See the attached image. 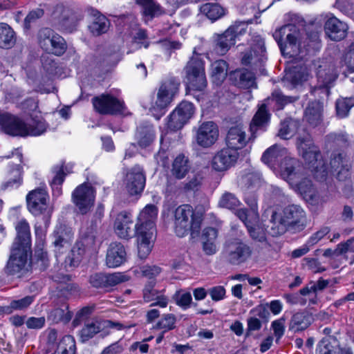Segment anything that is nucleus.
Wrapping results in <instances>:
<instances>
[{
	"label": "nucleus",
	"mask_w": 354,
	"mask_h": 354,
	"mask_svg": "<svg viewBox=\"0 0 354 354\" xmlns=\"http://www.w3.org/2000/svg\"><path fill=\"white\" fill-rule=\"evenodd\" d=\"M266 104L260 105L254 114L250 124V136L247 137L244 129L239 127H231L226 136V145L232 150L238 151L248 143L253 142L259 131H264L270 122V114L266 110Z\"/></svg>",
	"instance_id": "f257e3e1"
},
{
	"label": "nucleus",
	"mask_w": 354,
	"mask_h": 354,
	"mask_svg": "<svg viewBox=\"0 0 354 354\" xmlns=\"http://www.w3.org/2000/svg\"><path fill=\"white\" fill-rule=\"evenodd\" d=\"M297 148L304 161L306 168L319 181H324L328 176L327 166L321 151L309 133L299 135L297 138Z\"/></svg>",
	"instance_id": "f03ea898"
},
{
	"label": "nucleus",
	"mask_w": 354,
	"mask_h": 354,
	"mask_svg": "<svg viewBox=\"0 0 354 354\" xmlns=\"http://www.w3.org/2000/svg\"><path fill=\"white\" fill-rule=\"evenodd\" d=\"M174 228L176 234L183 237L190 232L192 238L199 234L203 221L201 213L195 212L189 205L178 206L174 212Z\"/></svg>",
	"instance_id": "7ed1b4c3"
},
{
	"label": "nucleus",
	"mask_w": 354,
	"mask_h": 354,
	"mask_svg": "<svg viewBox=\"0 0 354 354\" xmlns=\"http://www.w3.org/2000/svg\"><path fill=\"white\" fill-rule=\"evenodd\" d=\"M276 216L277 213L272 212L270 232L273 236L283 234L287 226L300 231L306 224L305 212L299 205H290L286 207L283 211L282 217L277 222L275 221Z\"/></svg>",
	"instance_id": "20e7f679"
},
{
	"label": "nucleus",
	"mask_w": 354,
	"mask_h": 354,
	"mask_svg": "<svg viewBox=\"0 0 354 354\" xmlns=\"http://www.w3.org/2000/svg\"><path fill=\"white\" fill-rule=\"evenodd\" d=\"M187 84L189 88L202 91L207 86V79L205 73L204 62L200 55L194 51L184 68Z\"/></svg>",
	"instance_id": "39448f33"
},
{
	"label": "nucleus",
	"mask_w": 354,
	"mask_h": 354,
	"mask_svg": "<svg viewBox=\"0 0 354 354\" xmlns=\"http://www.w3.org/2000/svg\"><path fill=\"white\" fill-rule=\"evenodd\" d=\"M222 254L229 263L239 266L251 257L252 249L239 239H230L224 243Z\"/></svg>",
	"instance_id": "423d86ee"
},
{
	"label": "nucleus",
	"mask_w": 354,
	"mask_h": 354,
	"mask_svg": "<svg viewBox=\"0 0 354 354\" xmlns=\"http://www.w3.org/2000/svg\"><path fill=\"white\" fill-rule=\"evenodd\" d=\"M299 35L297 28L292 24L283 26L273 33L282 54L290 56L297 53Z\"/></svg>",
	"instance_id": "0eeeda50"
},
{
	"label": "nucleus",
	"mask_w": 354,
	"mask_h": 354,
	"mask_svg": "<svg viewBox=\"0 0 354 354\" xmlns=\"http://www.w3.org/2000/svg\"><path fill=\"white\" fill-rule=\"evenodd\" d=\"M31 253L30 250L12 247L9 259L4 268L5 272L8 275L18 277L27 273L29 268L28 257Z\"/></svg>",
	"instance_id": "6e6552de"
},
{
	"label": "nucleus",
	"mask_w": 354,
	"mask_h": 354,
	"mask_svg": "<svg viewBox=\"0 0 354 354\" xmlns=\"http://www.w3.org/2000/svg\"><path fill=\"white\" fill-rule=\"evenodd\" d=\"M72 201L82 214H87L95 201V191L88 183H82L72 193Z\"/></svg>",
	"instance_id": "1a4fd4ad"
},
{
	"label": "nucleus",
	"mask_w": 354,
	"mask_h": 354,
	"mask_svg": "<svg viewBox=\"0 0 354 354\" xmlns=\"http://www.w3.org/2000/svg\"><path fill=\"white\" fill-rule=\"evenodd\" d=\"M0 127L4 133L12 136L26 137L38 134L37 131L28 132L27 124L21 118L9 113L0 114Z\"/></svg>",
	"instance_id": "9d476101"
},
{
	"label": "nucleus",
	"mask_w": 354,
	"mask_h": 354,
	"mask_svg": "<svg viewBox=\"0 0 354 354\" xmlns=\"http://www.w3.org/2000/svg\"><path fill=\"white\" fill-rule=\"evenodd\" d=\"M92 103L95 110L103 115L120 114L124 109V102L109 94L94 97Z\"/></svg>",
	"instance_id": "9b49d317"
},
{
	"label": "nucleus",
	"mask_w": 354,
	"mask_h": 354,
	"mask_svg": "<svg viewBox=\"0 0 354 354\" xmlns=\"http://www.w3.org/2000/svg\"><path fill=\"white\" fill-rule=\"evenodd\" d=\"M266 59L264 41L259 35H256L253 37L251 50L244 53L241 62L245 65L250 64L254 67H260Z\"/></svg>",
	"instance_id": "f8f14e48"
},
{
	"label": "nucleus",
	"mask_w": 354,
	"mask_h": 354,
	"mask_svg": "<svg viewBox=\"0 0 354 354\" xmlns=\"http://www.w3.org/2000/svg\"><path fill=\"white\" fill-rule=\"evenodd\" d=\"M82 240L77 243L71 250L74 263L80 262L86 252L92 254L96 252V236L89 234L88 229L81 230Z\"/></svg>",
	"instance_id": "ddd939ff"
},
{
	"label": "nucleus",
	"mask_w": 354,
	"mask_h": 354,
	"mask_svg": "<svg viewBox=\"0 0 354 354\" xmlns=\"http://www.w3.org/2000/svg\"><path fill=\"white\" fill-rule=\"evenodd\" d=\"M218 136V128L214 122H204L197 129L195 140L200 147L209 148L217 141Z\"/></svg>",
	"instance_id": "4468645a"
},
{
	"label": "nucleus",
	"mask_w": 354,
	"mask_h": 354,
	"mask_svg": "<svg viewBox=\"0 0 354 354\" xmlns=\"http://www.w3.org/2000/svg\"><path fill=\"white\" fill-rule=\"evenodd\" d=\"M317 88L323 89L326 95L330 93V88L334 85L337 78V73L334 64L322 62L317 68Z\"/></svg>",
	"instance_id": "2eb2a0df"
},
{
	"label": "nucleus",
	"mask_w": 354,
	"mask_h": 354,
	"mask_svg": "<svg viewBox=\"0 0 354 354\" xmlns=\"http://www.w3.org/2000/svg\"><path fill=\"white\" fill-rule=\"evenodd\" d=\"M179 86L180 81L174 77H171L164 81L157 93L156 106L160 109L166 108L178 93Z\"/></svg>",
	"instance_id": "dca6fc26"
},
{
	"label": "nucleus",
	"mask_w": 354,
	"mask_h": 354,
	"mask_svg": "<svg viewBox=\"0 0 354 354\" xmlns=\"http://www.w3.org/2000/svg\"><path fill=\"white\" fill-rule=\"evenodd\" d=\"M126 277L120 272L105 274L97 272L89 277V283L95 288L108 290L122 282L126 281Z\"/></svg>",
	"instance_id": "f3484780"
},
{
	"label": "nucleus",
	"mask_w": 354,
	"mask_h": 354,
	"mask_svg": "<svg viewBox=\"0 0 354 354\" xmlns=\"http://www.w3.org/2000/svg\"><path fill=\"white\" fill-rule=\"evenodd\" d=\"M145 182L143 169L136 165L127 174L126 189L131 196L140 194L145 188Z\"/></svg>",
	"instance_id": "a211bd4d"
},
{
	"label": "nucleus",
	"mask_w": 354,
	"mask_h": 354,
	"mask_svg": "<svg viewBox=\"0 0 354 354\" xmlns=\"http://www.w3.org/2000/svg\"><path fill=\"white\" fill-rule=\"evenodd\" d=\"M302 166L299 161L294 158L285 157L279 165L281 178L290 184H295L297 178H301Z\"/></svg>",
	"instance_id": "6ab92c4d"
},
{
	"label": "nucleus",
	"mask_w": 354,
	"mask_h": 354,
	"mask_svg": "<svg viewBox=\"0 0 354 354\" xmlns=\"http://www.w3.org/2000/svg\"><path fill=\"white\" fill-rule=\"evenodd\" d=\"M239 153L229 147L218 151L214 156L212 165L214 169L222 171L233 166L238 160Z\"/></svg>",
	"instance_id": "aec40b11"
},
{
	"label": "nucleus",
	"mask_w": 354,
	"mask_h": 354,
	"mask_svg": "<svg viewBox=\"0 0 354 354\" xmlns=\"http://www.w3.org/2000/svg\"><path fill=\"white\" fill-rule=\"evenodd\" d=\"M47 198L46 192L42 189L29 192L26 196L28 210L35 216L43 214L47 209Z\"/></svg>",
	"instance_id": "412c9836"
},
{
	"label": "nucleus",
	"mask_w": 354,
	"mask_h": 354,
	"mask_svg": "<svg viewBox=\"0 0 354 354\" xmlns=\"http://www.w3.org/2000/svg\"><path fill=\"white\" fill-rule=\"evenodd\" d=\"M127 259V251L122 243L113 242L109 245L106 255V265L109 268H117L125 263Z\"/></svg>",
	"instance_id": "4be33fe9"
},
{
	"label": "nucleus",
	"mask_w": 354,
	"mask_h": 354,
	"mask_svg": "<svg viewBox=\"0 0 354 354\" xmlns=\"http://www.w3.org/2000/svg\"><path fill=\"white\" fill-rule=\"evenodd\" d=\"M347 25L335 17H330L324 24L326 35L333 41H339L346 35Z\"/></svg>",
	"instance_id": "5701e85b"
},
{
	"label": "nucleus",
	"mask_w": 354,
	"mask_h": 354,
	"mask_svg": "<svg viewBox=\"0 0 354 354\" xmlns=\"http://www.w3.org/2000/svg\"><path fill=\"white\" fill-rule=\"evenodd\" d=\"M133 223L130 214L122 212L118 214L115 223V233L122 239H128L133 234Z\"/></svg>",
	"instance_id": "b1692460"
},
{
	"label": "nucleus",
	"mask_w": 354,
	"mask_h": 354,
	"mask_svg": "<svg viewBox=\"0 0 354 354\" xmlns=\"http://www.w3.org/2000/svg\"><path fill=\"white\" fill-rule=\"evenodd\" d=\"M15 228L17 231V237L12 247L31 250L30 230L28 222L26 220L22 219L17 223Z\"/></svg>",
	"instance_id": "393cba45"
},
{
	"label": "nucleus",
	"mask_w": 354,
	"mask_h": 354,
	"mask_svg": "<svg viewBox=\"0 0 354 354\" xmlns=\"http://www.w3.org/2000/svg\"><path fill=\"white\" fill-rule=\"evenodd\" d=\"M218 232L212 227H207L203 229L201 235L202 249L203 252L208 256L216 253L218 248L216 239Z\"/></svg>",
	"instance_id": "a878e982"
},
{
	"label": "nucleus",
	"mask_w": 354,
	"mask_h": 354,
	"mask_svg": "<svg viewBox=\"0 0 354 354\" xmlns=\"http://www.w3.org/2000/svg\"><path fill=\"white\" fill-rule=\"evenodd\" d=\"M323 105L320 102H310L304 112L305 121L313 127L319 126L323 121Z\"/></svg>",
	"instance_id": "bb28decb"
},
{
	"label": "nucleus",
	"mask_w": 354,
	"mask_h": 354,
	"mask_svg": "<svg viewBox=\"0 0 354 354\" xmlns=\"http://www.w3.org/2000/svg\"><path fill=\"white\" fill-rule=\"evenodd\" d=\"M12 158L15 159L16 162L15 163V167L10 168L8 171V179L2 185L3 189H6L8 187H13L15 185L18 187L22 182L21 167L17 163L21 162L22 154L18 150H15L12 152Z\"/></svg>",
	"instance_id": "cd10ccee"
},
{
	"label": "nucleus",
	"mask_w": 354,
	"mask_h": 354,
	"mask_svg": "<svg viewBox=\"0 0 354 354\" xmlns=\"http://www.w3.org/2000/svg\"><path fill=\"white\" fill-rule=\"evenodd\" d=\"M111 324L110 320L95 321L86 324L80 331V341L82 342H87L96 334L102 331L106 326Z\"/></svg>",
	"instance_id": "c85d7f7f"
},
{
	"label": "nucleus",
	"mask_w": 354,
	"mask_h": 354,
	"mask_svg": "<svg viewBox=\"0 0 354 354\" xmlns=\"http://www.w3.org/2000/svg\"><path fill=\"white\" fill-rule=\"evenodd\" d=\"M286 152L285 148L278 145H274L263 153L261 160L264 163L274 167L279 162L283 161L285 157H287Z\"/></svg>",
	"instance_id": "c756f323"
},
{
	"label": "nucleus",
	"mask_w": 354,
	"mask_h": 354,
	"mask_svg": "<svg viewBox=\"0 0 354 354\" xmlns=\"http://www.w3.org/2000/svg\"><path fill=\"white\" fill-rule=\"evenodd\" d=\"M190 169L188 158L183 154H179L174 160L170 172L172 177L177 180H181L187 176Z\"/></svg>",
	"instance_id": "7c9ffc66"
},
{
	"label": "nucleus",
	"mask_w": 354,
	"mask_h": 354,
	"mask_svg": "<svg viewBox=\"0 0 354 354\" xmlns=\"http://www.w3.org/2000/svg\"><path fill=\"white\" fill-rule=\"evenodd\" d=\"M233 37L231 35V29H227L223 34L215 35L214 50L218 55H225L235 44Z\"/></svg>",
	"instance_id": "2f4dec72"
},
{
	"label": "nucleus",
	"mask_w": 354,
	"mask_h": 354,
	"mask_svg": "<svg viewBox=\"0 0 354 354\" xmlns=\"http://www.w3.org/2000/svg\"><path fill=\"white\" fill-rule=\"evenodd\" d=\"M143 299L145 302L156 300V302L151 304V306H159L160 307L164 308L167 306L168 303V299L154 288L153 282L149 283L144 288Z\"/></svg>",
	"instance_id": "473e14b6"
},
{
	"label": "nucleus",
	"mask_w": 354,
	"mask_h": 354,
	"mask_svg": "<svg viewBox=\"0 0 354 354\" xmlns=\"http://www.w3.org/2000/svg\"><path fill=\"white\" fill-rule=\"evenodd\" d=\"M308 74L302 68L293 67L286 73L283 82L286 86L295 88L307 80Z\"/></svg>",
	"instance_id": "72a5a7b5"
},
{
	"label": "nucleus",
	"mask_w": 354,
	"mask_h": 354,
	"mask_svg": "<svg viewBox=\"0 0 354 354\" xmlns=\"http://www.w3.org/2000/svg\"><path fill=\"white\" fill-rule=\"evenodd\" d=\"M136 138L140 147L145 148L149 146L155 138L153 126L149 123L140 124L137 129Z\"/></svg>",
	"instance_id": "f704fd0d"
},
{
	"label": "nucleus",
	"mask_w": 354,
	"mask_h": 354,
	"mask_svg": "<svg viewBox=\"0 0 354 354\" xmlns=\"http://www.w3.org/2000/svg\"><path fill=\"white\" fill-rule=\"evenodd\" d=\"M235 84L240 88H250L256 86L254 74L246 69L235 71L231 74Z\"/></svg>",
	"instance_id": "c9c22d12"
},
{
	"label": "nucleus",
	"mask_w": 354,
	"mask_h": 354,
	"mask_svg": "<svg viewBox=\"0 0 354 354\" xmlns=\"http://www.w3.org/2000/svg\"><path fill=\"white\" fill-rule=\"evenodd\" d=\"M298 98L299 97L296 96L285 95L280 90H275L272 92L271 97H268L261 105L266 104V110L270 115L268 106L270 105L271 103L275 102L277 109L280 110L282 109L286 104L297 101Z\"/></svg>",
	"instance_id": "e433bc0d"
},
{
	"label": "nucleus",
	"mask_w": 354,
	"mask_h": 354,
	"mask_svg": "<svg viewBox=\"0 0 354 354\" xmlns=\"http://www.w3.org/2000/svg\"><path fill=\"white\" fill-rule=\"evenodd\" d=\"M143 8V15L147 19H152L167 13L165 10L153 0H136Z\"/></svg>",
	"instance_id": "4c0bfd02"
},
{
	"label": "nucleus",
	"mask_w": 354,
	"mask_h": 354,
	"mask_svg": "<svg viewBox=\"0 0 354 354\" xmlns=\"http://www.w3.org/2000/svg\"><path fill=\"white\" fill-rule=\"evenodd\" d=\"M313 319L307 312H299L292 317L289 329L295 332L301 331L307 328L312 323Z\"/></svg>",
	"instance_id": "58836bf2"
},
{
	"label": "nucleus",
	"mask_w": 354,
	"mask_h": 354,
	"mask_svg": "<svg viewBox=\"0 0 354 354\" xmlns=\"http://www.w3.org/2000/svg\"><path fill=\"white\" fill-rule=\"evenodd\" d=\"M228 65L223 59L214 62L211 66V76L212 82L216 85H221L227 75Z\"/></svg>",
	"instance_id": "ea45409f"
},
{
	"label": "nucleus",
	"mask_w": 354,
	"mask_h": 354,
	"mask_svg": "<svg viewBox=\"0 0 354 354\" xmlns=\"http://www.w3.org/2000/svg\"><path fill=\"white\" fill-rule=\"evenodd\" d=\"M73 313L68 310L67 304H62L59 307L51 310L48 315V319L54 323L63 322L66 324L70 322Z\"/></svg>",
	"instance_id": "a19ab883"
},
{
	"label": "nucleus",
	"mask_w": 354,
	"mask_h": 354,
	"mask_svg": "<svg viewBox=\"0 0 354 354\" xmlns=\"http://www.w3.org/2000/svg\"><path fill=\"white\" fill-rule=\"evenodd\" d=\"M16 42V35L13 29L6 23H0V48H10Z\"/></svg>",
	"instance_id": "79ce46f5"
},
{
	"label": "nucleus",
	"mask_w": 354,
	"mask_h": 354,
	"mask_svg": "<svg viewBox=\"0 0 354 354\" xmlns=\"http://www.w3.org/2000/svg\"><path fill=\"white\" fill-rule=\"evenodd\" d=\"M158 216V208L154 205H147L140 212L138 221L141 223H148V227L153 230V225H156V221Z\"/></svg>",
	"instance_id": "37998d69"
},
{
	"label": "nucleus",
	"mask_w": 354,
	"mask_h": 354,
	"mask_svg": "<svg viewBox=\"0 0 354 354\" xmlns=\"http://www.w3.org/2000/svg\"><path fill=\"white\" fill-rule=\"evenodd\" d=\"M33 301V296H26L19 299H15L11 301L9 305L1 307V311L6 314H10L16 310H24L28 308Z\"/></svg>",
	"instance_id": "c03bdc74"
},
{
	"label": "nucleus",
	"mask_w": 354,
	"mask_h": 354,
	"mask_svg": "<svg viewBox=\"0 0 354 354\" xmlns=\"http://www.w3.org/2000/svg\"><path fill=\"white\" fill-rule=\"evenodd\" d=\"M200 11L212 21L224 15L223 8L217 3H205L201 6Z\"/></svg>",
	"instance_id": "a18cd8bd"
},
{
	"label": "nucleus",
	"mask_w": 354,
	"mask_h": 354,
	"mask_svg": "<svg viewBox=\"0 0 354 354\" xmlns=\"http://www.w3.org/2000/svg\"><path fill=\"white\" fill-rule=\"evenodd\" d=\"M61 17L57 18V24L63 30L72 32L76 26L75 17L68 10L63 9Z\"/></svg>",
	"instance_id": "49530a36"
},
{
	"label": "nucleus",
	"mask_w": 354,
	"mask_h": 354,
	"mask_svg": "<svg viewBox=\"0 0 354 354\" xmlns=\"http://www.w3.org/2000/svg\"><path fill=\"white\" fill-rule=\"evenodd\" d=\"M330 165L335 171L341 173H348L351 169V165L346 158V156L342 153H335L330 160Z\"/></svg>",
	"instance_id": "de8ad7c7"
},
{
	"label": "nucleus",
	"mask_w": 354,
	"mask_h": 354,
	"mask_svg": "<svg viewBox=\"0 0 354 354\" xmlns=\"http://www.w3.org/2000/svg\"><path fill=\"white\" fill-rule=\"evenodd\" d=\"M354 106V97H341L335 103L336 113L339 118L348 115L351 109Z\"/></svg>",
	"instance_id": "09e8293b"
},
{
	"label": "nucleus",
	"mask_w": 354,
	"mask_h": 354,
	"mask_svg": "<svg viewBox=\"0 0 354 354\" xmlns=\"http://www.w3.org/2000/svg\"><path fill=\"white\" fill-rule=\"evenodd\" d=\"M145 236H146L143 237L142 235H141L140 238H137L138 254L141 259L147 258L152 248L153 241H151V233H149L148 235L147 234Z\"/></svg>",
	"instance_id": "8fccbe9b"
},
{
	"label": "nucleus",
	"mask_w": 354,
	"mask_h": 354,
	"mask_svg": "<svg viewBox=\"0 0 354 354\" xmlns=\"http://www.w3.org/2000/svg\"><path fill=\"white\" fill-rule=\"evenodd\" d=\"M109 26V21L104 15H100L89 26V29L93 35L98 36L106 32Z\"/></svg>",
	"instance_id": "3c124183"
},
{
	"label": "nucleus",
	"mask_w": 354,
	"mask_h": 354,
	"mask_svg": "<svg viewBox=\"0 0 354 354\" xmlns=\"http://www.w3.org/2000/svg\"><path fill=\"white\" fill-rule=\"evenodd\" d=\"M55 32L53 30L48 28L41 29L38 32V42L41 48L45 51L48 52L51 48V43L55 38Z\"/></svg>",
	"instance_id": "603ef678"
},
{
	"label": "nucleus",
	"mask_w": 354,
	"mask_h": 354,
	"mask_svg": "<svg viewBox=\"0 0 354 354\" xmlns=\"http://www.w3.org/2000/svg\"><path fill=\"white\" fill-rule=\"evenodd\" d=\"M176 317L173 314H165L154 326L155 329L162 330L163 333L176 328Z\"/></svg>",
	"instance_id": "864d4df0"
},
{
	"label": "nucleus",
	"mask_w": 354,
	"mask_h": 354,
	"mask_svg": "<svg viewBox=\"0 0 354 354\" xmlns=\"http://www.w3.org/2000/svg\"><path fill=\"white\" fill-rule=\"evenodd\" d=\"M297 125L298 122L297 120L292 119L284 120L281 123L278 136L282 139H288L295 132Z\"/></svg>",
	"instance_id": "5fc2aeb1"
},
{
	"label": "nucleus",
	"mask_w": 354,
	"mask_h": 354,
	"mask_svg": "<svg viewBox=\"0 0 354 354\" xmlns=\"http://www.w3.org/2000/svg\"><path fill=\"white\" fill-rule=\"evenodd\" d=\"M176 304L183 309L190 307L192 302V297L189 292L180 289L177 290L173 296Z\"/></svg>",
	"instance_id": "6e6d98bb"
},
{
	"label": "nucleus",
	"mask_w": 354,
	"mask_h": 354,
	"mask_svg": "<svg viewBox=\"0 0 354 354\" xmlns=\"http://www.w3.org/2000/svg\"><path fill=\"white\" fill-rule=\"evenodd\" d=\"M241 205L240 201L232 193L225 192L221 197L218 205L228 209H234Z\"/></svg>",
	"instance_id": "4d7b16f0"
},
{
	"label": "nucleus",
	"mask_w": 354,
	"mask_h": 354,
	"mask_svg": "<svg viewBox=\"0 0 354 354\" xmlns=\"http://www.w3.org/2000/svg\"><path fill=\"white\" fill-rule=\"evenodd\" d=\"M290 185L297 187L301 194L308 196H312L314 193L311 180L307 178H303L302 174L301 178H297L295 184H290Z\"/></svg>",
	"instance_id": "13d9d810"
},
{
	"label": "nucleus",
	"mask_w": 354,
	"mask_h": 354,
	"mask_svg": "<svg viewBox=\"0 0 354 354\" xmlns=\"http://www.w3.org/2000/svg\"><path fill=\"white\" fill-rule=\"evenodd\" d=\"M187 122L174 109L169 115L167 124L170 131H176L182 129Z\"/></svg>",
	"instance_id": "bf43d9fd"
},
{
	"label": "nucleus",
	"mask_w": 354,
	"mask_h": 354,
	"mask_svg": "<svg viewBox=\"0 0 354 354\" xmlns=\"http://www.w3.org/2000/svg\"><path fill=\"white\" fill-rule=\"evenodd\" d=\"M47 124L42 118H38L37 116L32 118V123L27 124L28 132L37 131L38 134L28 135V136H38L46 132Z\"/></svg>",
	"instance_id": "052dcab7"
},
{
	"label": "nucleus",
	"mask_w": 354,
	"mask_h": 354,
	"mask_svg": "<svg viewBox=\"0 0 354 354\" xmlns=\"http://www.w3.org/2000/svg\"><path fill=\"white\" fill-rule=\"evenodd\" d=\"M104 205L102 204H98L91 221L90 226L85 228L88 229L89 234H95L96 236L97 227L104 216Z\"/></svg>",
	"instance_id": "680f3d73"
},
{
	"label": "nucleus",
	"mask_w": 354,
	"mask_h": 354,
	"mask_svg": "<svg viewBox=\"0 0 354 354\" xmlns=\"http://www.w3.org/2000/svg\"><path fill=\"white\" fill-rule=\"evenodd\" d=\"M51 45L52 47L49 49L48 52L57 56L63 55L67 48L64 38L57 34L55 35V38L53 39Z\"/></svg>",
	"instance_id": "e2e57ef3"
},
{
	"label": "nucleus",
	"mask_w": 354,
	"mask_h": 354,
	"mask_svg": "<svg viewBox=\"0 0 354 354\" xmlns=\"http://www.w3.org/2000/svg\"><path fill=\"white\" fill-rule=\"evenodd\" d=\"M175 111L183 117L187 122L192 117L194 113V107L192 103L187 101H183L175 109Z\"/></svg>",
	"instance_id": "0e129e2a"
},
{
	"label": "nucleus",
	"mask_w": 354,
	"mask_h": 354,
	"mask_svg": "<svg viewBox=\"0 0 354 354\" xmlns=\"http://www.w3.org/2000/svg\"><path fill=\"white\" fill-rule=\"evenodd\" d=\"M335 346L330 342V337L322 339L318 344V354H335Z\"/></svg>",
	"instance_id": "69168bd1"
},
{
	"label": "nucleus",
	"mask_w": 354,
	"mask_h": 354,
	"mask_svg": "<svg viewBox=\"0 0 354 354\" xmlns=\"http://www.w3.org/2000/svg\"><path fill=\"white\" fill-rule=\"evenodd\" d=\"M66 172L64 171L63 165L56 166L54 167L53 172L55 173V176L51 182V185L53 186L60 185L64 182L65 176L71 172V171L68 170L66 167Z\"/></svg>",
	"instance_id": "338daca9"
},
{
	"label": "nucleus",
	"mask_w": 354,
	"mask_h": 354,
	"mask_svg": "<svg viewBox=\"0 0 354 354\" xmlns=\"http://www.w3.org/2000/svg\"><path fill=\"white\" fill-rule=\"evenodd\" d=\"M44 15V10L40 8H37L30 11L24 19V28L27 30L30 28L32 23H35L37 19H40Z\"/></svg>",
	"instance_id": "774afa93"
}]
</instances>
